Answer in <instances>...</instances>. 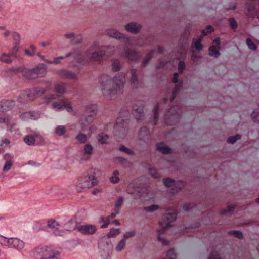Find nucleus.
Instances as JSON below:
<instances>
[{"instance_id":"nucleus-1","label":"nucleus","mask_w":259,"mask_h":259,"mask_svg":"<svg viewBox=\"0 0 259 259\" xmlns=\"http://www.w3.org/2000/svg\"><path fill=\"white\" fill-rule=\"evenodd\" d=\"M99 83L104 98L107 100H114L126 84V74L119 72L114 76L102 74L99 78Z\"/></svg>"},{"instance_id":"nucleus-2","label":"nucleus","mask_w":259,"mask_h":259,"mask_svg":"<svg viewBox=\"0 0 259 259\" xmlns=\"http://www.w3.org/2000/svg\"><path fill=\"white\" fill-rule=\"evenodd\" d=\"M108 46H101L98 42L93 43L87 50L85 55L87 58L75 57L78 63L84 64L89 61L100 62L108 56L107 50Z\"/></svg>"},{"instance_id":"nucleus-3","label":"nucleus","mask_w":259,"mask_h":259,"mask_svg":"<svg viewBox=\"0 0 259 259\" xmlns=\"http://www.w3.org/2000/svg\"><path fill=\"white\" fill-rule=\"evenodd\" d=\"M129 115L130 113L128 111H121L117 119L114 134L118 139H123L128 132V127L125 122L127 119L123 118H127Z\"/></svg>"},{"instance_id":"nucleus-4","label":"nucleus","mask_w":259,"mask_h":259,"mask_svg":"<svg viewBox=\"0 0 259 259\" xmlns=\"http://www.w3.org/2000/svg\"><path fill=\"white\" fill-rule=\"evenodd\" d=\"M106 34L113 38L117 39H121L127 46H135L141 47L144 45L143 39L142 38H138L136 40L127 37L118 31L117 30L111 28L106 30Z\"/></svg>"},{"instance_id":"nucleus-5","label":"nucleus","mask_w":259,"mask_h":259,"mask_svg":"<svg viewBox=\"0 0 259 259\" xmlns=\"http://www.w3.org/2000/svg\"><path fill=\"white\" fill-rule=\"evenodd\" d=\"M47 73V66L41 63L30 69H26L23 71V76L28 79H35L42 77Z\"/></svg>"},{"instance_id":"nucleus-6","label":"nucleus","mask_w":259,"mask_h":259,"mask_svg":"<svg viewBox=\"0 0 259 259\" xmlns=\"http://www.w3.org/2000/svg\"><path fill=\"white\" fill-rule=\"evenodd\" d=\"M99 172V171L97 169L91 170L89 174L84 176L79 180L78 187L80 185L82 189H84L89 188L97 185L98 181L95 178V175Z\"/></svg>"},{"instance_id":"nucleus-7","label":"nucleus","mask_w":259,"mask_h":259,"mask_svg":"<svg viewBox=\"0 0 259 259\" xmlns=\"http://www.w3.org/2000/svg\"><path fill=\"white\" fill-rule=\"evenodd\" d=\"M178 72H175L174 74L172 82L175 84V87L172 93L167 92V98L164 99L165 103H167L168 101L171 102L182 88V81L181 80H179L178 79Z\"/></svg>"},{"instance_id":"nucleus-8","label":"nucleus","mask_w":259,"mask_h":259,"mask_svg":"<svg viewBox=\"0 0 259 259\" xmlns=\"http://www.w3.org/2000/svg\"><path fill=\"white\" fill-rule=\"evenodd\" d=\"M45 93V90H41L38 88H35L31 90L24 91L21 93L19 98V102H24L25 100H33L36 95L41 96Z\"/></svg>"},{"instance_id":"nucleus-9","label":"nucleus","mask_w":259,"mask_h":259,"mask_svg":"<svg viewBox=\"0 0 259 259\" xmlns=\"http://www.w3.org/2000/svg\"><path fill=\"white\" fill-rule=\"evenodd\" d=\"M58 251L47 247H38L35 249L34 255L36 259H48L55 254H58Z\"/></svg>"},{"instance_id":"nucleus-10","label":"nucleus","mask_w":259,"mask_h":259,"mask_svg":"<svg viewBox=\"0 0 259 259\" xmlns=\"http://www.w3.org/2000/svg\"><path fill=\"white\" fill-rule=\"evenodd\" d=\"M169 114L165 115V120L167 124H175L179 119L181 113V108L178 106L171 107L168 112Z\"/></svg>"},{"instance_id":"nucleus-11","label":"nucleus","mask_w":259,"mask_h":259,"mask_svg":"<svg viewBox=\"0 0 259 259\" xmlns=\"http://www.w3.org/2000/svg\"><path fill=\"white\" fill-rule=\"evenodd\" d=\"M95 119L88 115H83L79 120V124L82 131H92L95 130V126L92 124Z\"/></svg>"},{"instance_id":"nucleus-12","label":"nucleus","mask_w":259,"mask_h":259,"mask_svg":"<svg viewBox=\"0 0 259 259\" xmlns=\"http://www.w3.org/2000/svg\"><path fill=\"white\" fill-rule=\"evenodd\" d=\"M177 215L175 213H169L165 214L163 217V221L159 223L162 228L158 229V232L163 233L165 229L172 226L171 223L176 219Z\"/></svg>"},{"instance_id":"nucleus-13","label":"nucleus","mask_w":259,"mask_h":259,"mask_svg":"<svg viewBox=\"0 0 259 259\" xmlns=\"http://www.w3.org/2000/svg\"><path fill=\"white\" fill-rule=\"evenodd\" d=\"M100 255L102 254H112V245L111 241L105 237L102 238L99 244Z\"/></svg>"},{"instance_id":"nucleus-14","label":"nucleus","mask_w":259,"mask_h":259,"mask_svg":"<svg viewBox=\"0 0 259 259\" xmlns=\"http://www.w3.org/2000/svg\"><path fill=\"white\" fill-rule=\"evenodd\" d=\"M120 55L124 58L132 61L138 60L140 58L139 53L134 50L129 49L127 46L120 52Z\"/></svg>"},{"instance_id":"nucleus-15","label":"nucleus","mask_w":259,"mask_h":259,"mask_svg":"<svg viewBox=\"0 0 259 259\" xmlns=\"http://www.w3.org/2000/svg\"><path fill=\"white\" fill-rule=\"evenodd\" d=\"M163 182L165 186L167 187H173L176 188L175 191H174V189L173 188L171 189L170 192L172 194H175L178 190L181 189L184 186V184L182 182H176L170 178L164 179Z\"/></svg>"},{"instance_id":"nucleus-16","label":"nucleus","mask_w":259,"mask_h":259,"mask_svg":"<svg viewBox=\"0 0 259 259\" xmlns=\"http://www.w3.org/2000/svg\"><path fill=\"white\" fill-rule=\"evenodd\" d=\"M93 147L91 144L87 143L84 146L83 152L79 153L77 155V157L80 161H86L93 154Z\"/></svg>"},{"instance_id":"nucleus-17","label":"nucleus","mask_w":259,"mask_h":259,"mask_svg":"<svg viewBox=\"0 0 259 259\" xmlns=\"http://www.w3.org/2000/svg\"><path fill=\"white\" fill-rule=\"evenodd\" d=\"M77 230L83 235H91L94 234L97 230L96 226L92 224L80 225L76 228Z\"/></svg>"},{"instance_id":"nucleus-18","label":"nucleus","mask_w":259,"mask_h":259,"mask_svg":"<svg viewBox=\"0 0 259 259\" xmlns=\"http://www.w3.org/2000/svg\"><path fill=\"white\" fill-rule=\"evenodd\" d=\"M24 246L25 243L22 240L17 238H10V244L9 247L14 248L20 251L24 248Z\"/></svg>"},{"instance_id":"nucleus-19","label":"nucleus","mask_w":259,"mask_h":259,"mask_svg":"<svg viewBox=\"0 0 259 259\" xmlns=\"http://www.w3.org/2000/svg\"><path fill=\"white\" fill-rule=\"evenodd\" d=\"M47 227L50 229L51 231L55 233V235H62V234H61L58 231V229L60 227V224L55 219H51L48 220V221H47Z\"/></svg>"},{"instance_id":"nucleus-20","label":"nucleus","mask_w":259,"mask_h":259,"mask_svg":"<svg viewBox=\"0 0 259 259\" xmlns=\"http://www.w3.org/2000/svg\"><path fill=\"white\" fill-rule=\"evenodd\" d=\"M57 74L63 78L77 79V76L74 72L67 69H60L57 71Z\"/></svg>"},{"instance_id":"nucleus-21","label":"nucleus","mask_w":259,"mask_h":259,"mask_svg":"<svg viewBox=\"0 0 259 259\" xmlns=\"http://www.w3.org/2000/svg\"><path fill=\"white\" fill-rule=\"evenodd\" d=\"M98 110V105L96 104H89L85 107L84 114L95 119Z\"/></svg>"},{"instance_id":"nucleus-22","label":"nucleus","mask_w":259,"mask_h":259,"mask_svg":"<svg viewBox=\"0 0 259 259\" xmlns=\"http://www.w3.org/2000/svg\"><path fill=\"white\" fill-rule=\"evenodd\" d=\"M125 29L131 33L136 34L139 32L141 28L140 24L136 22H131L125 26Z\"/></svg>"},{"instance_id":"nucleus-23","label":"nucleus","mask_w":259,"mask_h":259,"mask_svg":"<svg viewBox=\"0 0 259 259\" xmlns=\"http://www.w3.org/2000/svg\"><path fill=\"white\" fill-rule=\"evenodd\" d=\"M132 114L137 121L141 120L144 115L143 106L142 104L140 106L135 105L132 111Z\"/></svg>"},{"instance_id":"nucleus-24","label":"nucleus","mask_w":259,"mask_h":259,"mask_svg":"<svg viewBox=\"0 0 259 259\" xmlns=\"http://www.w3.org/2000/svg\"><path fill=\"white\" fill-rule=\"evenodd\" d=\"M137 70L136 69H132L131 70V77L130 82L133 88H137L139 87L140 81L137 74Z\"/></svg>"},{"instance_id":"nucleus-25","label":"nucleus","mask_w":259,"mask_h":259,"mask_svg":"<svg viewBox=\"0 0 259 259\" xmlns=\"http://www.w3.org/2000/svg\"><path fill=\"white\" fill-rule=\"evenodd\" d=\"M139 189L137 181L135 180L131 182L127 186V192L128 194H134Z\"/></svg>"},{"instance_id":"nucleus-26","label":"nucleus","mask_w":259,"mask_h":259,"mask_svg":"<svg viewBox=\"0 0 259 259\" xmlns=\"http://www.w3.org/2000/svg\"><path fill=\"white\" fill-rule=\"evenodd\" d=\"M20 118L24 120L28 119H36L38 116L33 112L28 111L23 112L20 116Z\"/></svg>"},{"instance_id":"nucleus-27","label":"nucleus","mask_w":259,"mask_h":259,"mask_svg":"<svg viewBox=\"0 0 259 259\" xmlns=\"http://www.w3.org/2000/svg\"><path fill=\"white\" fill-rule=\"evenodd\" d=\"M156 148L163 154H168L171 151L169 147L165 145L163 143H158L156 145Z\"/></svg>"},{"instance_id":"nucleus-28","label":"nucleus","mask_w":259,"mask_h":259,"mask_svg":"<svg viewBox=\"0 0 259 259\" xmlns=\"http://www.w3.org/2000/svg\"><path fill=\"white\" fill-rule=\"evenodd\" d=\"M75 139L79 144H85L87 141L88 137L85 134L79 133L75 136Z\"/></svg>"},{"instance_id":"nucleus-29","label":"nucleus","mask_w":259,"mask_h":259,"mask_svg":"<svg viewBox=\"0 0 259 259\" xmlns=\"http://www.w3.org/2000/svg\"><path fill=\"white\" fill-rule=\"evenodd\" d=\"M12 57L10 53H3L0 56V61L6 64L12 63L11 57Z\"/></svg>"},{"instance_id":"nucleus-30","label":"nucleus","mask_w":259,"mask_h":259,"mask_svg":"<svg viewBox=\"0 0 259 259\" xmlns=\"http://www.w3.org/2000/svg\"><path fill=\"white\" fill-rule=\"evenodd\" d=\"M98 141L101 144H104L108 142L109 136L103 133L99 134L97 137Z\"/></svg>"},{"instance_id":"nucleus-31","label":"nucleus","mask_w":259,"mask_h":259,"mask_svg":"<svg viewBox=\"0 0 259 259\" xmlns=\"http://www.w3.org/2000/svg\"><path fill=\"white\" fill-rule=\"evenodd\" d=\"M149 135V131L146 127H142L139 133V136L141 140H145L146 137H148Z\"/></svg>"},{"instance_id":"nucleus-32","label":"nucleus","mask_w":259,"mask_h":259,"mask_svg":"<svg viewBox=\"0 0 259 259\" xmlns=\"http://www.w3.org/2000/svg\"><path fill=\"white\" fill-rule=\"evenodd\" d=\"M55 90L58 93L63 94L66 90V85L62 82L57 83L55 85Z\"/></svg>"},{"instance_id":"nucleus-33","label":"nucleus","mask_w":259,"mask_h":259,"mask_svg":"<svg viewBox=\"0 0 259 259\" xmlns=\"http://www.w3.org/2000/svg\"><path fill=\"white\" fill-rule=\"evenodd\" d=\"M66 132V129L64 125H58L55 130V133L59 136H64Z\"/></svg>"},{"instance_id":"nucleus-34","label":"nucleus","mask_w":259,"mask_h":259,"mask_svg":"<svg viewBox=\"0 0 259 259\" xmlns=\"http://www.w3.org/2000/svg\"><path fill=\"white\" fill-rule=\"evenodd\" d=\"M120 233V230L118 228H112L110 230L109 232L107 234L106 239H109V238L115 237Z\"/></svg>"},{"instance_id":"nucleus-35","label":"nucleus","mask_w":259,"mask_h":259,"mask_svg":"<svg viewBox=\"0 0 259 259\" xmlns=\"http://www.w3.org/2000/svg\"><path fill=\"white\" fill-rule=\"evenodd\" d=\"M126 245V240L125 239H121L117 243L115 247V250L117 252L122 251L125 247Z\"/></svg>"},{"instance_id":"nucleus-36","label":"nucleus","mask_w":259,"mask_h":259,"mask_svg":"<svg viewBox=\"0 0 259 259\" xmlns=\"http://www.w3.org/2000/svg\"><path fill=\"white\" fill-rule=\"evenodd\" d=\"M124 201V198L120 196L115 204V211H116V213H119V210L121 208Z\"/></svg>"},{"instance_id":"nucleus-37","label":"nucleus","mask_w":259,"mask_h":259,"mask_svg":"<svg viewBox=\"0 0 259 259\" xmlns=\"http://www.w3.org/2000/svg\"><path fill=\"white\" fill-rule=\"evenodd\" d=\"M209 55L210 56L218 58L220 55V53L219 51L216 49L214 45H212L209 48Z\"/></svg>"},{"instance_id":"nucleus-38","label":"nucleus","mask_w":259,"mask_h":259,"mask_svg":"<svg viewBox=\"0 0 259 259\" xmlns=\"http://www.w3.org/2000/svg\"><path fill=\"white\" fill-rule=\"evenodd\" d=\"M75 222L72 219L68 221L64 225V229L67 231H71L75 229Z\"/></svg>"},{"instance_id":"nucleus-39","label":"nucleus","mask_w":259,"mask_h":259,"mask_svg":"<svg viewBox=\"0 0 259 259\" xmlns=\"http://www.w3.org/2000/svg\"><path fill=\"white\" fill-rule=\"evenodd\" d=\"M155 52L154 50H152L146 56V57L143 59L142 64L143 67H145L146 65L149 63L150 59L152 58L154 53Z\"/></svg>"},{"instance_id":"nucleus-40","label":"nucleus","mask_w":259,"mask_h":259,"mask_svg":"<svg viewBox=\"0 0 259 259\" xmlns=\"http://www.w3.org/2000/svg\"><path fill=\"white\" fill-rule=\"evenodd\" d=\"M23 140L26 144L29 146L33 145L35 141L34 137L31 135L25 136Z\"/></svg>"},{"instance_id":"nucleus-41","label":"nucleus","mask_w":259,"mask_h":259,"mask_svg":"<svg viewBox=\"0 0 259 259\" xmlns=\"http://www.w3.org/2000/svg\"><path fill=\"white\" fill-rule=\"evenodd\" d=\"M202 39V36H200L198 40H197L195 42L192 43V47L193 48H195L196 50H197V51L201 50L202 49V45L201 44Z\"/></svg>"},{"instance_id":"nucleus-42","label":"nucleus","mask_w":259,"mask_h":259,"mask_svg":"<svg viewBox=\"0 0 259 259\" xmlns=\"http://www.w3.org/2000/svg\"><path fill=\"white\" fill-rule=\"evenodd\" d=\"M121 68L120 62L117 59L113 60L112 64V68L114 72L118 71Z\"/></svg>"},{"instance_id":"nucleus-43","label":"nucleus","mask_w":259,"mask_h":259,"mask_svg":"<svg viewBox=\"0 0 259 259\" xmlns=\"http://www.w3.org/2000/svg\"><path fill=\"white\" fill-rule=\"evenodd\" d=\"M119 175V172L117 170H115L113 173V176L110 178V181L112 183H117L119 181V178L118 176Z\"/></svg>"},{"instance_id":"nucleus-44","label":"nucleus","mask_w":259,"mask_h":259,"mask_svg":"<svg viewBox=\"0 0 259 259\" xmlns=\"http://www.w3.org/2000/svg\"><path fill=\"white\" fill-rule=\"evenodd\" d=\"M14 105V102L12 100H7L3 102L2 107H4L5 109L10 110L11 109Z\"/></svg>"},{"instance_id":"nucleus-45","label":"nucleus","mask_w":259,"mask_h":259,"mask_svg":"<svg viewBox=\"0 0 259 259\" xmlns=\"http://www.w3.org/2000/svg\"><path fill=\"white\" fill-rule=\"evenodd\" d=\"M52 107L56 110H61L63 108V101L58 102H53Z\"/></svg>"},{"instance_id":"nucleus-46","label":"nucleus","mask_w":259,"mask_h":259,"mask_svg":"<svg viewBox=\"0 0 259 259\" xmlns=\"http://www.w3.org/2000/svg\"><path fill=\"white\" fill-rule=\"evenodd\" d=\"M13 164V161L11 160H7L4 164V166L3 168V171L4 172H6L9 171L11 168L12 167Z\"/></svg>"},{"instance_id":"nucleus-47","label":"nucleus","mask_w":259,"mask_h":259,"mask_svg":"<svg viewBox=\"0 0 259 259\" xmlns=\"http://www.w3.org/2000/svg\"><path fill=\"white\" fill-rule=\"evenodd\" d=\"M119 150L124 153H126L128 155H133L134 154V151L133 150H132L131 149L128 148H126L123 145H121L119 146Z\"/></svg>"},{"instance_id":"nucleus-48","label":"nucleus","mask_w":259,"mask_h":259,"mask_svg":"<svg viewBox=\"0 0 259 259\" xmlns=\"http://www.w3.org/2000/svg\"><path fill=\"white\" fill-rule=\"evenodd\" d=\"M19 48H20V46L19 45L14 44V46H13V48H12V50H11L10 53H9L11 55V56L12 57L17 58V52L18 51Z\"/></svg>"},{"instance_id":"nucleus-49","label":"nucleus","mask_w":259,"mask_h":259,"mask_svg":"<svg viewBox=\"0 0 259 259\" xmlns=\"http://www.w3.org/2000/svg\"><path fill=\"white\" fill-rule=\"evenodd\" d=\"M253 122H259V109H255L251 114Z\"/></svg>"},{"instance_id":"nucleus-50","label":"nucleus","mask_w":259,"mask_h":259,"mask_svg":"<svg viewBox=\"0 0 259 259\" xmlns=\"http://www.w3.org/2000/svg\"><path fill=\"white\" fill-rule=\"evenodd\" d=\"M149 173L152 177L154 178H157L160 177V174L157 171V170L153 167L149 168Z\"/></svg>"},{"instance_id":"nucleus-51","label":"nucleus","mask_w":259,"mask_h":259,"mask_svg":"<svg viewBox=\"0 0 259 259\" xmlns=\"http://www.w3.org/2000/svg\"><path fill=\"white\" fill-rule=\"evenodd\" d=\"M159 208V206L157 205H152L144 208V210L148 212H154Z\"/></svg>"},{"instance_id":"nucleus-52","label":"nucleus","mask_w":259,"mask_h":259,"mask_svg":"<svg viewBox=\"0 0 259 259\" xmlns=\"http://www.w3.org/2000/svg\"><path fill=\"white\" fill-rule=\"evenodd\" d=\"M159 107L158 104H156L155 105L154 108V120L153 122L154 124H156V120H157L158 118V110H159Z\"/></svg>"},{"instance_id":"nucleus-53","label":"nucleus","mask_w":259,"mask_h":259,"mask_svg":"<svg viewBox=\"0 0 259 259\" xmlns=\"http://www.w3.org/2000/svg\"><path fill=\"white\" fill-rule=\"evenodd\" d=\"M12 37L14 40V44L19 45L20 42V35L17 32H13Z\"/></svg>"},{"instance_id":"nucleus-54","label":"nucleus","mask_w":259,"mask_h":259,"mask_svg":"<svg viewBox=\"0 0 259 259\" xmlns=\"http://www.w3.org/2000/svg\"><path fill=\"white\" fill-rule=\"evenodd\" d=\"M63 59V57L59 56L54 58L53 60H46V62L49 64H58L60 63V60Z\"/></svg>"},{"instance_id":"nucleus-55","label":"nucleus","mask_w":259,"mask_h":259,"mask_svg":"<svg viewBox=\"0 0 259 259\" xmlns=\"http://www.w3.org/2000/svg\"><path fill=\"white\" fill-rule=\"evenodd\" d=\"M30 48V50H25L24 52L27 55L29 56H32L34 55L36 47L33 45H31Z\"/></svg>"},{"instance_id":"nucleus-56","label":"nucleus","mask_w":259,"mask_h":259,"mask_svg":"<svg viewBox=\"0 0 259 259\" xmlns=\"http://www.w3.org/2000/svg\"><path fill=\"white\" fill-rule=\"evenodd\" d=\"M228 234L234 235L239 239H242L243 238V234L241 232L237 230H233L228 232Z\"/></svg>"},{"instance_id":"nucleus-57","label":"nucleus","mask_w":259,"mask_h":259,"mask_svg":"<svg viewBox=\"0 0 259 259\" xmlns=\"http://www.w3.org/2000/svg\"><path fill=\"white\" fill-rule=\"evenodd\" d=\"M109 217H106V219H104L103 217H101L100 218V222H104V224L101 226V228H104L108 227V224L110 223Z\"/></svg>"},{"instance_id":"nucleus-58","label":"nucleus","mask_w":259,"mask_h":259,"mask_svg":"<svg viewBox=\"0 0 259 259\" xmlns=\"http://www.w3.org/2000/svg\"><path fill=\"white\" fill-rule=\"evenodd\" d=\"M167 256L169 259H177V254L173 249L168 250L167 253Z\"/></svg>"},{"instance_id":"nucleus-59","label":"nucleus","mask_w":259,"mask_h":259,"mask_svg":"<svg viewBox=\"0 0 259 259\" xmlns=\"http://www.w3.org/2000/svg\"><path fill=\"white\" fill-rule=\"evenodd\" d=\"M241 138V136L240 135H236L234 136H232L228 138L227 142L231 144L234 143L238 139H239Z\"/></svg>"},{"instance_id":"nucleus-60","label":"nucleus","mask_w":259,"mask_h":259,"mask_svg":"<svg viewBox=\"0 0 259 259\" xmlns=\"http://www.w3.org/2000/svg\"><path fill=\"white\" fill-rule=\"evenodd\" d=\"M246 43L248 48L252 50H255L257 49L256 45L252 41L250 38H247Z\"/></svg>"},{"instance_id":"nucleus-61","label":"nucleus","mask_w":259,"mask_h":259,"mask_svg":"<svg viewBox=\"0 0 259 259\" xmlns=\"http://www.w3.org/2000/svg\"><path fill=\"white\" fill-rule=\"evenodd\" d=\"M0 243L4 245L9 246L10 238H7L2 236H0Z\"/></svg>"},{"instance_id":"nucleus-62","label":"nucleus","mask_w":259,"mask_h":259,"mask_svg":"<svg viewBox=\"0 0 259 259\" xmlns=\"http://www.w3.org/2000/svg\"><path fill=\"white\" fill-rule=\"evenodd\" d=\"M65 108L66 110L70 112L72 109V107L70 103L67 101H63V108Z\"/></svg>"},{"instance_id":"nucleus-63","label":"nucleus","mask_w":259,"mask_h":259,"mask_svg":"<svg viewBox=\"0 0 259 259\" xmlns=\"http://www.w3.org/2000/svg\"><path fill=\"white\" fill-rule=\"evenodd\" d=\"M229 22L230 26L231 27L232 29L234 30L237 28V24L236 20L234 18H231L229 19Z\"/></svg>"},{"instance_id":"nucleus-64","label":"nucleus","mask_w":259,"mask_h":259,"mask_svg":"<svg viewBox=\"0 0 259 259\" xmlns=\"http://www.w3.org/2000/svg\"><path fill=\"white\" fill-rule=\"evenodd\" d=\"M209 259H221V254L217 251H213L211 252V255Z\"/></svg>"}]
</instances>
